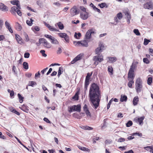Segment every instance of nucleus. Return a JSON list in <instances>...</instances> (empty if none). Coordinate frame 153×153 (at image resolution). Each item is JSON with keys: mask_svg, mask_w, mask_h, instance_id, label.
I'll use <instances>...</instances> for the list:
<instances>
[{"mask_svg": "<svg viewBox=\"0 0 153 153\" xmlns=\"http://www.w3.org/2000/svg\"><path fill=\"white\" fill-rule=\"evenodd\" d=\"M112 99H112L109 101V102H108V105H107V109H108L110 108V105L111 104V102H112L113 101Z\"/></svg>", "mask_w": 153, "mask_h": 153, "instance_id": "obj_56", "label": "nucleus"}, {"mask_svg": "<svg viewBox=\"0 0 153 153\" xmlns=\"http://www.w3.org/2000/svg\"><path fill=\"white\" fill-rule=\"evenodd\" d=\"M11 111L12 112L16 114L17 115H18L19 116L20 114L19 113V112H18V111H16V109L14 108H12V109H11Z\"/></svg>", "mask_w": 153, "mask_h": 153, "instance_id": "obj_46", "label": "nucleus"}, {"mask_svg": "<svg viewBox=\"0 0 153 153\" xmlns=\"http://www.w3.org/2000/svg\"><path fill=\"white\" fill-rule=\"evenodd\" d=\"M23 68L25 69H27L28 68V64L27 62H24L23 64Z\"/></svg>", "mask_w": 153, "mask_h": 153, "instance_id": "obj_39", "label": "nucleus"}, {"mask_svg": "<svg viewBox=\"0 0 153 153\" xmlns=\"http://www.w3.org/2000/svg\"><path fill=\"white\" fill-rule=\"evenodd\" d=\"M139 101V98L137 96L135 97L133 99V105L135 106L137 105Z\"/></svg>", "mask_w": 153, "mask_h": 153, "instance_id": "obj_25", "label": "nucleus"}, {"mask_svg": "<svg viewBox=\"0 0 153 153\" xmlns=\"http://www.w3.org/2000/svg\"><path fill=\"white\" fill-rule=\"evenodd\" d=\"M39 42L40 44H42L43 46L45 48H50L51 47V45L50 43L45 38H40L39 39Z\"/></svg>", "mask_w": 153, "mask_h": 153, "instance_id": "obj_9", "label": "nucleus"}, {"mask_svg": "<svg viewBox=\"0 0 153 153\" xmlns=\"http://www.w3.org/2000/svg\"><path fill=\"white\" fill-rule=\"evenodd\" d=\"M144 119V117H142L138 118L136 120V122L137 123H139L140 125H141L142 124H143V121Z\"/></svg>", "mask_w": 153, "mask_h": 153, "instance_id": "obj_24", "label": "nucleus"}, {"mask_svg": "<svg viewBox=\"0 0 153 153\" xmlns=\"http://www.w3.org/2000/svg\"><path fill=\"white\" fill-rule=\"evenodd\" d=\"M40 52L42 54L43 56L46 57L47 56V54L45 53V51L44 50H42L40 51Z\"/></svg>", "mask_w": 153, "mask_h": 153, "instance_id": "obj_53", "label": "nucleus"}, {"mask_svg": "<svg viewBox=\"0 0 153 153\" xmlns=\"http://www.w3.org/2000/svg\"><path fill=\"white\" fill-rule=\"evenodd\" d=\"M89 41L84 39L83 40L81 41L73 42V44L76 47H87L88 46V43Z\"/></svg>", "mask_w": 153, "mask_h": 153, "instance_id": "obj_3", "label": "nucleus"}, {"mask_svg": "<svg viewBox=\"0 0 153 153\" xmlns=\"http://www.w3.org/2000/svg\"><path fill=\"white\" fill-rule=\"evenodd\" d=\"M152 148V146H147L145 147H144V149H145L147 151H149L150 150H151Z\"/></svg>", "mask_w": 153, "mask_h": 153, "instance_id": "obj_50", "label": "nucleus"}, {"mask_svg": "<svg viewBox=\"0 0 153 153\" xmlns=\"http://www.w3.org/2000/svg\"><path fill=\"white\" fill-rule=\"evenodd\" d=\"M78 91L72 97V99L75 100H79V95L80 93V88H78Z\"/></svg>", "mask_w": 153, "mask_h": 153, "instance_id": "obj_18", "label": "nucleus"}, {"mask_svg": "<svg viewBox=\"0 0 153 153\" xmlns=\"http://www.w3.org/2000/svg\"><path fill=\"white\" fill-rule=\"evenodd\" d=\"M23 35L25 38V41L26 42H28L29 41V39L28 35L25 32L24 33Z\"/></svg>", "mask_w": 153, "mask_h": 153, "instance_id": "obj_40", "label": "nucleus"}, {"mask_svg": "<svg viewBox=\"0 0 153 153\" xmlns=\"http://www.w3.org/2000/svg\"><path fill=\"white\" fill-rule=\"evenodd\" d=\"M81 105L80 104L77 105H74L70 107H68V112L70 113L74 111L80 112L81 111Z\"/></svg>", "mask_w": 153, "mask_h": 153, "instance_id": "obj_4", "label": "nucleus"}, {"mask_svg": "<svg viewBox=\"0 0 153 153\" xmlns=\"http://www.w3.org/2000/svg\"><path fill=\"white\" fill-rule=\"evenodd\" d=\"M84 54L83 53H81L78 55L71 62V64H73L77 61L81 60L84 57Z\"/></svg>", "mask_w": 153, "mask_h": 153, "instance_id": "obj_11", "label": "nucleus"}, {"mask_svg": "<svg viewBox=\"0 0 153 153\" xmlns=\"http://www.w3.org/2000/svg\"><path fill=\"white\" fill-rule=\"evenodd\" d=\"M31 29L33 31H39L40 30L39 27L37 26L32 27Z\"/></svg>", "mask_w": 153, "mask_h": 153, "instance_id": "obj_43", "label": "nucleus"}, {"mask_svg": "<svg viewBox=\"0 0 153 153\" xmlns=\"http://www.w3.org/2000/svg\"><path fill=\"white\" fill-rule=\"evenodd\" d=\"M58 26L60 29L62 30L64 28L63 25L61 22H59L57 23Z\"/></svg>", "mask_w": 153, "mask_h": 153, "instance_id": "obj_34", "label": "nucleus"}, {"mask_svg": "<svg viewBox=\"0 0 153 153\" xmlns=\"http://www.w3.org/2000/svg\"><path fill=\"white\" fill-rule=\"evenodd\" d=\"M62 52V50L60 48H59L58 50L57 51V53L58 54H60Z\"/></svg>", "mask_w": 153, "mask_h": 153, "instance_id": "obj_63", "label": "nucleus"}, {"mask_svg": "<svg viewBox=\"0 0 153 153\" xmlns=\"http://www.w3.org/2000/svg\"><path fill=\"white\" fill-rule=\"evenodd\" d=\"M125 15L127 17V18H129V19H131V15L128 12H126L125 13Z\"/></svg>", "mask_w": 153, "mask_h": 153, "instance_id": "obj_52", "label": "nucleus"}, {"mask_svg": "<svg viewBox=\"0 0 153 153\" xmlns=\"http://www.w3.org/2000/svg\"><path fill=\"white\" fill-rule=\"evenodd\" d=\"M5 25L6 28L8 29L9 31L11 33H13V31L10 23L7 21H6L5 23Z\"/></svg>", "mask_w": 153, "mask_h": 153, "instance_id": "obj_20", "label": "nucleus"}, {"mask_svg": "<svg viewBox=\"0 0 153 153\" xmlns=\"http://www.w3.org/2000/svg\"><path fill=\"white\" fill-rule=\"evenodd\" d=\"M30 53H25L24 54V57L25 58H28L30 56Z\"/></svg>", "mask_w": 153, "mask_h": 153, "instance_id": "obj_58", "label": "nucleus"}, {"mask_svg": "<svg viewBox=\"0 0 153 153\" xmlns=\"http://www.w3.org/2000/svg\"><path fill=\"white\" fill-rule=\"evenodd\" d=\"M149 53L151 56H153V49L152 48H149Z\"/></svg>", "mask_w": 153, "mask_h": 153, "instance_id": "obj_59", "label": "nucleus"}, {"mask_svg": "<svg viewBox=\"0 0 153 153\" xmlns=\"http://www.w3.org/2000/svg\"><path fill=\"white\" fill-rule=\"evenodd\" d=\"M19 108L23 111L27 113L29 111L28 107L24 104L21 106L19 107Z\"/></svg>", "mask_w": 153, "mask_h": 153, "instance_id": "obj_21", "label": "nucleus"}, {"mask_svg": "<svg viewBox=\"0 0 153 153\" xmlns=\"http://www.w3.org/2000/svg\"><path fill=\"white\" fill-rule=\"evenodd\" d=\"M45 37L48 39L50 40L52 38V37L51 35H49L48 34H45L44 35Z\"/></svg>", "mask_w": 153, "mask_h": 153, "instance_id": "obj_57", "label": "nucleus"}, {"mask_svg": "<svg viewBox=\"0 0 153 153\" xmlns=\"http://www.w3.org/2000/svg\"><path fill=\"white\" fill-rule=\"evenodd\" d=\"M125 141V139L124 138H120L118 139V142H124Z\"/></svg>", "mask_w": 153, "mask_h": 153, "instance_id": "obj_61", "label": "nucleus"}, {"mask_svg": "<svg viewBox=\"0 0 153 153\" xmlns=\"http://www.w3.org/2000/svg\"><path fill=\"white\" fill-rule=\"evenodd\" d=\"M80 16L82 19L85 20L87 19L88 17V14H83L81 13L80 14Z\"/></svg>", "mask_w": 153, "mask_h": 153, "instance_id": "obj_26", "label": "nucleus"}, {"mask_svg": "<svg viewBox=\"0 0 153 153\" xmlns=\"http://www.w3.org/2000/svg\"><path fill=\"white\" fill-rule=\"evenodd\" d=\"M43 120L44 121L46 122L47 123H50V121L48 119V118L46 117H44Z\"/></svg>", "mask_w": 153, "mask_h": 153, "instance_id": "obj_64", "label": "nucleus"}, {"mask_svg": "<svg viewBox=\"0 0 153 153\" xmlns=\"http://www.w3.org/2000/svg\"><path fill=\"white\" fill-rule=\"evenodd\" d=\"M127 99V97L126 95H124L123 96L122 95L120 98V101L121 102L123 101H126Z\"/></svg>", "mask_w": 153, "mask_h": 153, "instance_id": "obj_32", "label": "nucleus"}, {"mask_svg": "<svg viewBox=\"0 0 153 153\" xmlns=\"http://www.w3.org/2000/svg\"><path fill=\"white\" fill-rule=\"evenodd\" d=\"M18 96L19 100V102L22 103L23 101L24 97L22 96L20 94H18Z\"/></svg>", "mask_w": 153, "mask_h": 153, "instance_id": "obj_36", "label": "nucleus"}, {"mask_svg": "<svg viewBox=\"0 0 153 153\" xmlns=\"http://www.w3.org/2000/svg\"><path fill=\"white\" fill-rule=\"evenodd\" d=\"M15 37L16 40L19 43L21 44L22 43V39L19 35L17 34H15Z\"/></svg>", "mask_w": 153, "mask_h": 153, "instance_id": "obj_23", "label": "nucleus"}, {"mask_svg": "<svg viewBox=\"0 0 153 153\" xmlns=\"http://www.w3.org/2000/svg\"><path fill=\"white\" fill-rule=\"evenodd\" d=\"M32 74L30 73H27L25 74V76L26 77H30L32 76Z\"/></svg>", "mask_w": 153, "mask_h": 153, "instance_id": "obj_62", "label": "nucleus"}, {"mask_svg": "<svg viewBox=\"0 0 153 153\" xmlns=\"http://www.w3.org/2000/svg\"><path fill=\"white\" fill-rule=\"evenodd\" d=\"M93 60L94 61V64L97 66L99 63L103 60V57L100 55H96L93 57Z\"/></svg>", "mask_w": 153, "mask_h": 153, "instance_id": "obj_7", "label": "nucleus"}, {"mask_svg": "<svg viewBox=\"0 0 153 153\" xmlns=\"http://www.w3.org/2000/svg\"><path fill=\"white\" fill-rule=\"evenodd\" d=\"M142 81L140 78L137 79L136 81L135 89L137 93L140 92L141 91L142 88Z\"/></svg>", "mask_w": 153, "mask_h": 153, "instance_id": "obj_6", "label": "nucleus"}, {"mask_svg": "<svg viewBox=\"0 0 153 153\" xmlns=\"http://www.w3.org/2000/svg\"><path fill=\"white\" fill-rule=\"evenodd\" d=\"M81 149L82 150L88 152H89L90 151V150L89 149L85 147H83Z\"/></svg>", "mask_w": 153, "mask_h": 153, "instance_id": "obj_54", "label": "nucleus"}, {"mask_svg": "<svg viewBox=\"0 0 153 153\" xmlns=\"http://www.w3.org/2000/svg\"><path fill=\"white\" fill-rule=\"evenodd\" d=\"M152 77H150L148 78L147 83V84L149 85H150L152 82Z\"/></svg>", "mask_w": 153, "mask_h": 153, "instance_id": "obj_37", "label": "nucleus"}, {"mask_svg": "<svg viewBox=\"0 0 153 153\" xmlns=\"http://www.w3.org/2000/svg\"><path fill=\"white\" fill-rule=\"evenodd\" d=\"M21 9V7L20 6V8L18 7H16V6H13L12 7L10 10L11 13L13 14H16V12L17 13L18 15L20 16H21L22 15V13L20 9Z\"/></svg>", "mask_w": 153, "mask_h": 153, "instance_id": "obj_8", "label": "nucleus"}, {"mask_svg": "<svg viewBox=\"0 0 153 153\" xmlns=\"http://www.w3.org/2000/svg\"><path fill=\"white\" fill-rule=\"evenodd\" d=\"M150 42V41L149 40L145 38L144 39L143 44L144 45H147Z\"/></svg>", "mask_w": 153, "mask_h": 153, "instance_id": "obj_48", "label": "nucleus"}, {"mask_svg": "<svg viewBox=\"0 0 153 153\" xmlns=\"http://www.w3.org/2000/svg\"><path fill=\"white\" fill-rule=\"evenodd\" d=\"M33 21V20L31 18L30 19V20H27L26 21V23L27 25L30 26H31L33 24L32 22Z\"/></svg>", "mask_w": 153, "mask_h": 153, "instance_id": "obj_38", "label": "nucleus"}, {"mask_svg": "<svg viewBox=\"0 0 153 153\" xmlns=\"http://www.w3.org/2000/svg\"><path fill=\"white\" fill-rule=\"evenodd\" d=\"M143 7L145 9L152 10L153 9V5L151 1H149L146 2L143 5Z\"/></svg>", "mask_w": 153, "mask_h": 153, "instance_id": "obj_13", "label": "nucleus"}, {"mask_svg": "<svg viewBox=\"0 0 153 153\" xmlns=\"http://www.w3.org/2000/svg\"><path fill=\"white\" fill-rule=\"evenodd\" d=\"M67 35L65 33H58V36L62 38H64Z\"/></svg>", "mask_w": 153, "mask_h": 153, "instance_id": "obj_41", "label": "nucleus"}, {"mask_svg": "<svg viewBox=\"0 0 153 153\" xmlns=\"http://www.w3.org/2000/svg\"><path fill=\"white\" fill-rule=\"evenodd\" d=\"M134 32L135 33V34L137 36H140V34L139 31V30L137 29H134Z\"/></svg>", "mask_w": 153, "mask_h": 153, "instance_id": "obj_47", "label": "nucleus"}, {"mask_svg": "<svg viewBox=\"0 0 153 153\" xmlns=\"http://www.w3.org/2000/svg\"><path fill=\"white\" fill-rule=\"evenodd\" d=\"M44 24L50 30L52 31H59V30L54 28L49 24H47L46 22H44Z\"/></svg>", "mask_w": 153, "mask_h": 153, "instance_id": "obj_15", "label": "nucleus"}, {"mask_svg": "<svg viewBox=\"0 0 153 153\" xmlns=\"http://www.w3.org/2000/svg\"><path fill=\"white\" fill-rule=\"evenodd\" d=\"M98 6L101 8H102L105 7L107 8L108 7V5L105 3H102L101 4H98Z\"/></svg>", "mask_w": 153, "mask_h": 153, "instance_id": "obj_30", "label": "nucleus"}, {"mask_svg": "<svg viewBox=\"0 0 153 153\" xmlns=\"http://www.w3.org/2000/svg\"><path fill=\"white\" fill-rule=\"evenodd\" d=\"M16 28L18 31H20L22 29V27L21 25L18 23H16Z\"/></svg>", "mask_w": 153, "mask_h": 153, "instance_id": "obj_29", "label": "nucleus"}, {"mask_svg": "<svg viewBox=\"0 0 153 153\" xmlns=\"http://www.w3.org/2000/svg\"><path fill=\"white\" fill-rule=\"evenodd\" d=\"M143 60V62L146 64H148L150 62L149 61L147 58H144Z\"/></svg>", "mask_w": 153, "mask_h": 153, "instance_id": "obj_49", "label": "nucleus"}, {"mask_svg": "<svg viewBox=\"0 0 153 153\" xmlns=\"http://www.w3.org/2000/svg\"><path fill=\"white\" fill-rule=\"evenodd\" d=\"M65 42L67 43H68L69 42V36L67 35L64 38Z\"/></svg>", "mask_w": 153, "mask_h": 153, "instance_id": "obj_55", "label": "nucleus"}, {"mask_svg": "<svg viewBox=\"0 0 153 153\" xmlns=\"http://www.w3.org/2000/svg\"><path fill=\"white\" fill-rule=\"evenodd\" d=\"M0 10L3 11H8V7L2 3H0Z\"/></svg>", "mask_w": 153, "mask_h": 153, "instance_id": "obj_17", "label": "nucleus"}, {"mask_svg": "<svg viewBox=\"0 0 153 153\" xmlns=\"http://www.w3.org/2000/svg\"><path fill=\"white\" fill-rule=\"evenodd\" d=\"M73 116L74 117L80 119V117L79 114L76 113H74L73 114Z\"/></svg>", "mask_w": 153, "mask_h": 153, "instance_id": "obj_45", "label": "nucleus"}, {"mask_svg": "<svg viewBox=\"0 0 153 153\" xmlns=\"http://www.w3.org/2000/svg\"><path fill=\"white\" fill-rule=\"evenodd\" d=\"M92 74V72L91 73H88L87 74V75L86 76L84 87V91L85 92L87 90L88 87L90 83V77L91 76Z\"/></svg>", "mask_w": 153, "mask_h": 153, "instance_id": "obj_5", "label": "nucleus"}, {"mask_svg": "<svg viewBox=\"0 0 153 153\" xmlns=\"http://www.w3.org/2000/svg\"><path fill=\"white\" fill-rule=\"evenodd\" d=\"M80 9L83 11L86 12V9L83 6H80Z\"/></svg>", "mask_w": 153, "mask_h": 153, "instance_id": "obj_60", "label": "nucleus"}, {"mask_svg": "<svg viewBox=\"0 0 153 153\" xmlns=\"http://www.w3.org/2000/svg\"><path fill=\"white\" fill-rule=\"evenodd\" d=\"M81 36V34L79 32L77 33L75 32L74 34V37L77 39H79Z\"/></svg>", "mask_w": 153, "mask_h": 153, "instance_id": "obj_31", "label": "nucleus"}, {"mask_svg": "<svg viewBox=\"0 0 153 153\" xmlns=\"http://www.w3.org/2000/svg\"><path fill=\"white\" fill-rule=\"evenodd\" d=\"M101 97V92L98 85L95 83L91 84L89 90L88 98L95 109L99 105Z\"/></svg>", "mask_w": 153, "mask_h": 153, "instance_id": "obj_1", "label": "nucleus"}, {"mask_svg": "<svg viewBox=\"0 0 153 153\" xmlns=\"http://www.w3.org/2000/svg\"><path fill=\"white\" fill-rule=\"evenodd\" d=\"M108 71L110 74L112 75L113 74V70L111 66H109L108 68Z\"/></svg>", "mask_w": 153, "mask_h": 153, "instance_id": "obj_33", "label": "nucleus"}, {"mask_svg": "<svg viewBox=\"0 0 153 153\" xmlns=\"http://www.w3.org/2000/svg\"><path fill=\"white\" fill-rule=\"evenodd\" d=\"M10 3L13 5H16V7H18L19 8H20V5L19 4V2L18 0H12L10 1Z\"/></svg>", "mask_w": 153, "mask_h": 153, "instance_id": "obj_22", "label": "nucleus"}, {"mask_svg": "<svg viewBox=\"0 0 153 153\" xmlns=\"http://www.w3.org/2000/svg\"><path fill=\"white\" fill-rule=\"evenodd\" d=\"M132 125L133 123L132 121L131 120H129L126 124V126L127 127H128L132 126Z\"/></svg>", "mask_w": 153, "mask_h": 153, "instance_id": "obj_42", "label": "nucleus"}, {"mask_svg": "<svg viewBox=\"0 0 153 153\" xmlns=\"http://www.w3.org/2000/svg\"><path fill=\"white\" fill-rule=\"evenodd\" d=\"M135 68V65L133 63L130 66V68L128 74V79L129 81L128 86L130 88H132V85L134 82V79L135 77V75L134 71Z\"/></svg>", "mask_w": 153, "mask_h": 153, "instance_id": "obj_2", "label": "nucleus"}, {"mask_svg": "<svg viewBox=\"0 0 153 153\" xmlns=\"http://www.w3.org/2000/svg\"><path fill=\"white\" fill-rule=\"evenodd\" d=\"M71 16H72L76 15L79 13V11L76 6H74L70 10Z\"/></svg>", "mask_w": 153, "mask_h": 153, "instance_id": "obj_10", "label": "nucleus"}, {"mask_svg": "<svg viewBox=\"0 0 153 153\" xmlns=\"http://www.w3.org/2000/svg\"><path fill=\"white\" fill-rule=\"evenodd\" d=\"M117 17L119 19H121L123 17V16L121 13H118L117 15V17L114 18V20L116 21L117 22Z\"/></svg>", "mask_w": 153, "mask_h": 153, "instance_id": "obj_28", "label": "nucleus"}, {"mask_svg": "<svg viewBox=\"0 0 153 153\" xmlns=\"http://www.w3.org/2000/svg\"><path fill=\"white\" fill-rule=\"evenodd\" d=\"M83 109L87 116L91 117V114L89 110L88 106L86 104H85L83 107Z\"/></svg>", "mask_w": 153, "mask_h": 153, "instance_id": "obj_16", "label": "nucleus"}, {"mask_svg": "<svg viewBox=\"0 0 153 153\" xmlns=\"http://www.w3.org/2000/svg\"><path fill=\"white\" fill-rule=\"evenodd\" d=\"M36 85V83L34 81H30L29 82L28 85L30 86L33 87L35 85Z\"/></svg>", "mask_w": 153, "mask_h": 153, "instance_id": "obj_44", "label": "nucleus"}, {"mask_svg": "<svg viewBox=\"0 0 153 153\" xmlns=\"http://www.w3.org/2000/svg\"><path fill=\"white\" fill-rule=\"evenodd\" d=\"M94 32L92 30H88L86 32L85 37V39L88 40L91 37V34Z\"/></svg>", "mask_w": 153, "mask_h": 153, "instance_id": "obj_14", "label": "nucleus"}, {"mask_svg": "<svg viewBox=\"0 0 153 153\" xmlns=\"http://www.w3.org/2000/svg\"><path fill=\"white\" fill-rule=\"evenodd\" d=\"M82 128L84 129L87 130H91L93 129V128L89 127L87 126H82Z\"/></svg>", "mask_w": 153, "mask_h": 153, "instance_id": "obj_35", "label": "nucleus"}, {"mask_svg": "<svg viewBox=\"0 0 153 153\" xmlns=\"http://www.w3.org/2000/svg\"><path fill=\"white\" fill-rule=\"evenodd\" d=\"M108 60L107 61V63H113L116 62L117 60V58L115 57H108Z\"/></svg>", "mask_w": 153, "mask_h": 153, "instance_id": "obj_19", "label": "nucleus"}, {"mask_svg": "<svg viewBox=\"0 0 153 153\" xmlns=\"http://www.w3.org/2000/svg\"><path fill=\"white\" fill-rule=\"evenodd\" d=\"M62 68L61 67L59 68V71H58V76L59 77L60 75L62 74L61 71H62Z\"/></svg>", "mask_w": 153, "mask_h": 153, "instance_id": "obj_51", "label": "nucleus"}, {"mask_svg": "<svg viewBox=\"0 0 153 153\" xmlns=\"http://www.w3.org/2000/svg\"><path fill=\"white\" fill-rule=\"evenodd\" d=\"M50 40L51 41V43L53 44L56 45L59 43V42L58 40L53 37H52Z\"/></svg>", "mask_w": 153, "mask_h": 153, "instance_id": "obj_27", "label": "nucleus"}, {"mask_svg": "<svg viewBox=\"0 0 153 153\" xmlns=\"http://www.w3.org/2000/svg\"><path fill=\"white\" fill-rule=\"evenodd\" d=\"M104 46L101 43H100L99 45V47L97 48L95 50V53L96 54H98L99 53H101Z\"/></svg>", "mask_w": 153, "mask_h": 153, "instance_id": "obj_12", "label": "nucleus"}]
</instances>
